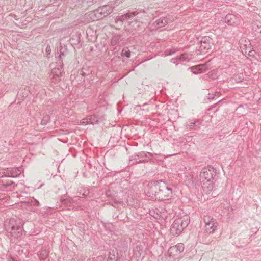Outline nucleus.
<instances>
[{"label": "nucleus", "mask_w": 261, "mask_h": 261, "mask_svg": "<svg viewBox=\"0 0 261 261\" xmlns=\"http://www.w3.org/2000/svg\"><path fill=\"white\" fill-rule=\"evenodd\" d=\"M184 245L182 243H178L170 247L168 250L169 257L174 259L178 258L180 253L184 251Z\"/></svg>", "instance_id": "6e6552de"}, {"label": "nucleus", "mask_w": 261, "mask_h": 261, "mask_svg": "<svg viewBox=\"0 0 261 261\" xmlns=\"http://www.w3.org/2000/svg\"><path fill=\"white\" fill-rule=\"evenodd\" d=\"M22 169L21 168H12L8 169L6 172V176L10 177H17L21 174Z\"/></svg>", "instance_id": "4468645a"}, {"label": "nucleus", "mask_w": 261, "mask_h": 261, "mask_svg": "<svg viewBox=\"0 0 261 261\" xmlns=\"http://www.w3.org/2000/svg\"><path fill=\"white\" fill-rule=\"evenodd\" d=\"M56 67H54L51 72V77L52 81L57 83L61 81V77L63 76V62H60V63H57Z\"/></svg>", "instance_id": "0eeeda50"}, {"label": "nucleus", "mask_w": 261, "mask_h": 261, "mask_svg": "<svg viewBox=\"0 0 261 261\" xmlns=\"http://www.w3.org/2000/svg\"><path fill=\"white\" fill-rule=\"evenodd\" d=\"M88 120L86 119V118L84 119H83L81 121V124L83 125H86L87 124H90L89 123V121H87Z\"/></svg>", "instance_id": "c756f323"}, {"label": "nucleus", "mask_w": 261, "mask_h": 261, "mask_svg": "<svg viewBox=\"0 0 261 261\" xmlns=\"http://www.w3.org/2000/svg\"><path fill=\"white\" fill-rule=\"evenodd\" d=\"M113 138H114V137H111L110 141H111Z\"/></svg>", "instance_id": "c9c22d12"}, {"label": "nucleus", "mask_w": 261, "mask_h": 261, "mask_svg": "<svg viewBox=\"0 0 261 261\" xmlns=\"http://www.w3.org/2000/svg\"><path fill=\"white\" fill-rule=\"evenodd\" d=\"M178 59L179 60H180V61H186V60H189V59L188 57V55L187 54H182L181 55V56L178 58Z\"/></svg>", "instance_id": "cd10ccee"}, {"label": "nucleus", "mask_w": 261, "mask_h": 261, "mask_svg": "<svg viewBox=\"0 0 261 261\" xmlns=\"http://www.w3.org/2000/svg\"><path fill=\"white\" fill-rule=\"evenodd\" d=\"M57 207H56V208H55L54 207H48L47 208H46V210L45 211V213L47 214H54L55 212L56 211H58L59 210H57Z\"/></svg>", "instance_id": "393cba45"}, {"label": "nucleus", "mask_w": 261, "mask_h": 261, "mask_svg": "<svg viewBox=\"0 0 261 261\" xmlns=\"http://www.w3.org/2000/svg\"><path fill=\"white\" fill-rule=\"evenodd\" d=\"M28 203L30 205L34 206L35 207H38V206H39V205H40L39 201L38 200L34 198V197H31L29 200Z\"/></svg>", "instance_id": "412c9836"}, {"label": "nucleus", "mask_w": 261, "mask_h": 261, "mask_svg": "<svg viewBox=\"0 0 261 261\" xmlns=\"http://www.w3.org/2000/svg\"><path fill=\"white\" fill-rule=\"evenodd\" d=\"M112 185V183L110 184L108 189L106 191V195L108 198L107 203L112 206H114V193Z\"/></svg>", "instance_id": "dca6fc26"}, {"label": "nucleus", "mask_w": 261, "mask_h": 261, "mask_svg": "<svg viewBox=\"0 0 261 261\" xmlns=\"http://www.w3.org/2000/svg\"><path fill=\"white\" fill-rule=\"evenodd\" d=\"M87 2L89 3H93V1H87Z\"/></svg>", "instance_id": "72a5a7b5"}, {"label": "nucleus", "mask_w": 261, "mask_h": 261, "mask_svg": "<svg viewBox=\"0 0 261 261\" xmlns=\"http://www.w3.org/2000/svg\"><path fill=\"white\" fill-rule=\"evenodd\" d=\"M51 47L49 44H47L46 48H45V54H46V57L47 59H49L50 57V54H51Z\"/></svg>", "instance_id": "a878e982"}, {"label": "nucleus", "mask_w": 261, "mask_h": 261, "mask_svg": "<svg viewBox=\"0 0 261 261\" xmlns=\"http://www.w3.org/2000/svg\"><path fill=\"white\" fill-rule=\"evenodd\" d=\"M0 185L3 186V189L6 190H13L16 187L14 182L8 179L0 180Z\"/></svg>", "instance_id": "2eb2a0df"}, {"label": "nucleus", "mask_w": 261, "mask_h": 261, "mask_svg": "<svg viewBox=\"0 0 261 261\" xmlns=\"http://www.w3.org/2000/svg\"><path fill=\"white\" fill-rule=\"evenodd\" d=\"M114 257V253H111V252H109V255L108 257L106 258V261H113Z\"/></svg>", "instance_id": "c85d7f7f"}, {"label": "nucleus", "mask_w": 261, "mask_h": 261, "mask_svg": "<svg viewBox=\"0 0 261 261\" xmlns=\"http://www.w3.org/2000/svg\"><path fill=\"white\" fill-rule=\"evenodd\" d=\"M80 75L82 76V77H84L86 75V73L83 71H81L80 73Z\"/></svg>", "instance_id": "2f4dec72"}, {"label": "nucleus", "mask_w": 261, "mask_h": 261, "mask_svg": "<svg viewBox=\"0 0 261 261\" xmlns=\"http://www.w3.org/2000/svg\"><path fill=\"white\" fill-rule=\"evenodd\" d=\"M173 20L174 18L172 17H161L155 21L156 27L157 28H162L166 24L173 21Z\"/></svg>", "instance_id": "f3484780"}, {"label": "nucleus", "mask_w": 261, "mask_h": 261, "mask_svg": "<svg viewBox=\"0 0 261 261\" xmlns=\"http://www.w3.org/2000/svg\"><path fill=\"white\" fill-rule=\"evenodd\" d=\"M6 231L8 237L11 238V241L14 242L20 241L24 235L23 224L19 220L17 221L14 219H10L9 225L6 228Z\"/></svg>", "instance_id": "20e7f679"}, {"label": "nucleus", "mask_w": 261, "mask_h": 261, "mask_svg": "<svg viewBox=\"0 0 261 261\" xmlns=\"http://www.w3.org/2000/svg\"><path fill=\"white\" fill-rule=\"evenodd\" d=\"M50 117L49 115H45L41 119L40 124L42 125H46L50 121Z\"/></svg>", "instance_id": "4be33fe9"}, {"label": "nucleus", "mask_w": 261, "mask_h": 261, "mask_svg": "<svg viewBox=\"0 0 261 261\" xmlns=\"http://www.w3.org/2000/svg\"><path fill=\"white\" fill-rule=\"evenodd\" d=\"M106 229H109V227L107 226V225H106Z\"/></svg>", "instance_id": "f704fd0d"}, {"label": "nucleus", "mask_w": 261, "mask_h": 261, "mask_svg": "<svg viewBox=\"0 0 261 261\" xmlns=\"http://www.w3.org/2000/svg\"><path fill=\"white\" fill-rule=\"evenodd\" d=\"M211 48V39L204 37L200 41V50L201 53H206Z\"/></svg>", "instance_id": "ddd939ff"}, {"label": "nucleus", "mask_w": 261, "mask_h": 261, "mask_svg": "<svg viewBox=\"0 0 261 261\" xmlns=\"http://www.w3.org/2000/svg\"><path fill=\"white\" fill-rule=\"evenodd\" d=\"M77 193L82 196H76L73 197L67 196L60 200V207L62 210H83L88 199L91 197L89 188L81 186L77 189Z\"/></svg>", "instance_id": "f257e3e1"}, {"label": "nucleus", "mask_w": 261, "mask_h": 261, "mask_svg": "<svg viewBox=\"0 0 261 261\" xmlns=\"http://www.w3.org/2000/svg\"><path fill=\"white\" fill-rule=\"evenodd\" d=\"M114 39V36H112L111 38V43L112 44L110 46L109 50L108 51L109 55L111 57L114 55V46L112 44V41Z\"/></svg>", "instance_id": "5701e85b"}, {"label": "nucleus", "mask_w": 261, "mask_h": 261, "mask_svg": "<svg viewBox=\"0 0 261 261\" xmlns=\"http://www.w3.org/2000/svg\"><path fill=\"white\" fill-rule=\"evenodd\" d=\"M191 70L194 74H198L206 71L207 67L205 64H200L197 66H192L191 68Z\"/></svg>", "instance_id": "a211bd4d"}, {"label": "nucleus", "mask_w": 261, "mask_h": 261, "mask_svg": "<svg viewBox=\"0 0 261 261\" xmlns=\"http://www.w3.org/2000/svg\"><path fill=\"white\" fill-rule=\"evenodd\" d=\"M130 54V51L128 49V48H124V49H123V50H122V52H121L122 56H124L126 57L127 58H129Z\"/></svg>", "instance_id": "bb28decb"}, {"label": "nucleus", "mask_w": 261, "mask_h": 261, "mask_svg": "<svg viewBox=\"0 0 261 261\" xmlns=\"http://www.w3.org/2000/svg\"><path fill=\"white\" fill-rule=\"evenodd\" d=\"M204 223V228L206 232L213 233L217 229L218 223L217 221L210 215H205L203 217Z\"/></svg>", "instance_id": "423d86ee"}, {"label": "nucleus", "mask_w": 261, "mask_h": 261, "mask_svg": "<svg viewBox=\"0 0 261 261\" xmlns=\"http://www.w3.org/2000/svg\"><path fill=\"white\" fill-rule=\"evenodd\" d=\"M107 178V176H104L102 178L101 180H104V181H106Z\"/></svg>", "instance_id": "473e14b6"}, {"label": "nucleus", "mask_w": 261, "mask_h": 261, "mask_svg": "<svg viewBox=\"0 0 261 261\" xmlns=\"http://www.w3.org/2000/svg\"><path fill=\"white\" fill-rule=\"evenodd\" d=\"M136 15V12H132L130 13H126L123 15L120 16L119 18V20L120 21H123L125 20H129L130 19H132V17H134Z\"/></svg>", "instance_id": "aec40b11"}, {"label": "nucleus", "mask_w": 261, "mask_h": 261, "mask_svg": "<svg viewBox=\"0 0 261 261\" xmlns=\"http://www.w3.org/2000/svg\"><path fill=\"white\" fill-rule=\"evenodd\" d=\"M225 21L229 25H234L240 22V18L237 15L228 14L225 16Z\"/></svg>", "instance_id": "f8f14e48"}, {"label": "nucleus", "mask_w": 261, "mask_h": 261, "mask_svg": "<svg viewBox=\"0 0 261 261\" xmlns=\"http://www.w3.org/2000/svg\"><path fill=\"white\" fill-rule=\"evenodd\" d=\"M216 170L212 166L204 168L200 174V181L203 190L206 192H211L214 188V179L216 176Z\"/></svg>", "instance_id": "7ed1b4c3"}, {"label": "nucleus", "mask_w": 261, "mask_h": 261, "mask_svg": "<svg viewBox=\"0 0 261 261\" xmlns=\"http://www.w3.org/2000/svg\"><path fill=\"white\" fill-rule=\"evenodd\" d=\"M113 8H112L110 5H104L99 8H98L95 11V15L99 14V16H97V18L107 16L113 12Z\"/></svg>", "instance_id": "9d476101"}, {"label": "nucleus", "mask_w": 261, "mask_h": 261, "mask_svg": "<svg viewBox=\"0 0 261 261\" xmlns=\"http://www.w3.org/2000/svg\"><path fill=\"white\" fill-rule=\"evenodd\" d=\"M190 223L188 217L179 218L175 219L170 228V233L173 236L179 235Z\"/></svg>", "instance_id": "39448f33"}, {"label": "nucleus", "mask_w": 261, "mask_h": 261, "mask_svg": "<svg viewBox=\"0 0 261 261\" xmlns=\"http://www.w3.org/2000/svg\"><path fill=\"white\" fill-rule=\"evenodd\" d=\"M125 256L122 255L121 257H118L116 261H124Z\"/></svg>", "instance_id": "7c9ffc66"}, {"label": "nucleus", "mask_w": 261, "mask_h": 261, "mask_svg": "<svg viewBox=\"0 0 261 261\" xmlns=\"http://www.w3.org/2000/svg\"><path fill=\"white\" fill-rule=\"evenodd\" d=\"M67 51V46L65 45L62 46V45L60 43L59 46L57 47V53H56L55 55L56 63H60V62H63V60L66 56Z\"/></svg>", "instance_id": "1a4fd4ad"}, {"label": "nucleus", "mask_w": 261, "mask_h": 261, "mask_svg": "<svg viewBox=\"0 0 261 261\" xmlns=\"http://www.w3.org/2000/svg\"><path fill=\"white\" fill-rule=\"evenodd\" d=\"M103 118V116L102 114H93L92 115H88L86 117V119L88 120L90 124H97L99 122H101Z\"/></svg>", "instance_id": "9b49d317"}, {"label": "nucleus", "mask_w": 261, "mask_h": 261, "mask_svg": "<svg viewBox=\"0 0 261 261\" xmlns=\"http://www.w3.org/2000/svg\"><path fill=\"white\" fill-rule=\"evenodd\" d=\"M143 252L142 248L140 246H137L133 251V257L138 260Z\"/></svg>", "instance_id": "6ab92c4d"}, {"label": "nucleus", "mask_w": 261, "mask_h": 261, "mask_svg": "<svg viewBox=\"0 0 261 261\" xmlns=\"http://www.w3.org/2000/svg\"><path fill=\"white\" fill-rule=\"evenodd\" d=\"M145 193L151 200H164L171 196L172 191L165 182L154 181L148 184L145 188Z\"/></svg>", "instance_id": "f03ea898"}, {"label": "nucleus", "mask_w": 261, "mask_h": 261, "mask_svg": "<svg viewBox=\"0 0 261 261\" xmlns=\"http://www.w3.org/2000/svg\"><path fill=\"white\" fill-rule=\"evenodd\" d=\"M39 252L40 258L43 259H45L48 256L49 252L46 250H42Z\"/></svg>", "instance_id": "b1692460"}]
</instances>
